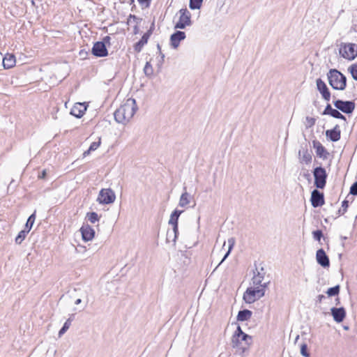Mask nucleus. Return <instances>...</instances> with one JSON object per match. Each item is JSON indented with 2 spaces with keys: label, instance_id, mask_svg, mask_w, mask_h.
Masks as SVG:
<instances>
[{
  "label": "nucleus",
  "instance_id": "3c124183",
  "mask_svg": "<svg viewBox=\"0 0 357 357\" xmlns=\"http://www.w3.org/2000/svg\"><path fill=\"white\" fill-rule=\"evenodd\" d=\"M325 298H326V296L324 295L320 294V295L317 296L316 302L321 303L322 301V300L325 299Z\"/></svg>",
  "mask_w": 357,
  "mask_h": 357
},
{
  "label": "nucleus",
  "instance_id": "bf43d9fd",
  "mask_svg": "<svg viewBox=\"0 0 357 357\" xmlns=\"http://www.w3.org/2000/svg\"><path fill=\"white\" fill-rule=\"evenodd\" d=\"M31 4H32V5H34V4H35V2H34V1H33V0H31Z\"/></svg>",
  "mask_w": 357,
  "mask_h": 357
},
{
  "label": "nucleus",
  "instance_id": "de8ad7c7",
  "mask_svg": "<svg viewBox=\"0 0 357 357\" xmlns=\"http://www.w3.org/2000/svg\"><path fill=\"white\" fill-rule=\"evenodd\" d=\"M137 1L142 6H144L145 8H149L150 6L151 0H137Z\"/></svg>",
  "mask_w": 357,
  "mask_h": 357
},
{
  "label": "nucleus",
  "instance_id": "f3484780",
  "mask_svg": "<svg viewBox=\"0 0 357 357\" xmlns=\"http://www.w3.org/2000/svg\"><path fill=\"white\" fill-rule=\"evenodd\" d=\"M80 231L84 241L92 240L95 236V230L88 224L83 225L80 228Z\"/></svg>",
  "mask_w": 357,
  "mask_h": 357
},
{
  "label": "nucleus",
  "instance_id": "49530a36",
  "mask_svg": "<svg viewBox=\"0 0 357 357\" xmlns=\"http://www.w3.org/2000/svg\"><path fill=\"white\" fill-rule=\"evenodd\" d=\"M159 55H160V59L158 61L157 66H158V68H160L164 63L165 54L162 52H160V54H159Z\"/></svg>",
  "mask_w": 357,
  "mask_h": 357
},
{
  "label": "nucleus",
  "instance_id": "680f3d73",
  "mask_svg": "<svg viewBox=\"0 0 357 357\" xmlns=\"http://www.w3.org/2000/svg\"><path fill=\"white\" fill-rule=\"evenodd\" d=\"M299 336H296V340H297L298 339Z\"/></svg>",
  "mask_w": 357,
  "mask_h": 357
},
{
  "label": "nucleus",
  "instance_id": "e433bc0d",
  "mask_svg": "<svg viewBox=\"0 0 357 357\" xmlns=\"http://www.w3.org/2000/svg\"><path fill=\"white\" fill-rule=\"evenodd\" d=\"M331 116H332L333 118H335V119H342V120H344L345 121L347 120L346 117L343 114H342L339 112V109H337V108L333 110V112L332 114L331 115Z\"/></svg>",
  "mask_w": 357,
  "mask_h": 357
},
{
  "label": "nucleus",
  "instance_id": "13d9d810",
  "mask_svg": "<svg viewBox=\"0 0 357 357\" xmlns=\"http://www.w3.org/2000/svg\"><path fill=\"white\" fill-rule=\"evenodd\" d=\"M91 151H89V149L86 151L84 153V155L86 156V155L89 154V153L91 152Z\"/></svg>",
  "mask_w": 357,
  "mask_h": 357
},
{
  "label": "nucleus",
  "instance_id": "cd10ccee",
  "mask_svg": "<svg viewBox=\"0 0 357 357\" xmlns=\"http://www.w3.org/2000/svg\"><path fill=\"white\" fill-rule=\"evenodd\" d=\"M228 243H229V249H228V251L226 252V254L225 255V256L223 257V258L222 259L221 261L218 264V265L216 266V268H215L217 269V268L228 257V256L229 255L234 244H235V239L234 238H230L228 239Z\"/></svg>",
  "mask_w": 357,
  "mask_h": 357
},
{
  "label": "nucleus",
  "instance_id": "f704fd0d",
  "mask_svg": "<svg viewBox=\"0 0 357 357\" xmlns=\"http://www.w3.org/2000/svg\"><path fill=\"white\" fill-rule=\"evenodd\" d=\"M202 2L203 0H190L189 7L192 10L199 9Z\"/></svg>",
  "mask_w": 357,
  "mask_h": 357
},
{
  "label": "nucleus",
  "instance_id": "72a5a7b5",
  "mask_svg": "<svg viewBox=\"0 0 357 357\" xmlns=\"http://www.w3.org/2000/svg\"><path fill=\"white\" fill-rule=\"evenodd\" d=\"M340 289V285L337 284L335 287L328 289L326 294H328V296H335L339 294Z\"/></svg>",
  "mask_w": 357,
  "mask_h": 357
},
{
  "label": "nucleus",
  "instance_id": "052dcab7",
  "mask_svg": "<svg viewBox=\"0 0 357 357\" xmlns=\"http://www.w3.org/2000/svg\"><path fill=\"white\" fill-rule=\"evenodd\" d=\"M173 239V235L170 236V241Z\"/></svg>",
  "mask_w": 357,
  "mask_h": 357
},
{
  "label": "nucleus",
  "instance_id": "ea45409f",
  "mask_svg": "<svg viewBox=\"0 0 357 357\" xmlns=\"http://www.w3.org/2000/svg\"><path fill=\"white\" fill-rule=\"evenodd\" d=\"M301 354L303 356L310 357V353L308 352L307 345L303 343L301 346Z\"/></svg>",
  "mask_w": 357,
  "mask_h": 357
},
{
  "label": "nucleus",
  "instance_id": "37998d69",
  "mask_svg": "<svg viewBox=\"0 0 357 357\" xmlns=\"http://www.w3.org/2000/svg\"><path fill=\"white\" fill-rule=\"evenodd\" d=\"M334 109H333V108L331 107V105L329 103H328V104L326 105V107H325L324 110V111H323V112H322V115H330V116H331V115L332 114V113H333V110H334Z\"/></svg>",
  "mask_w": 357,
  "mask_h": 357
},
{
  "label": "nucleus",
  "instance_id": "393cba45",
  "mask_svg": "<svg viewBox=\"0 0 357 357\" xmlns=\"http://www.w3.org/2000/svg\"><path fill=\"white\" fill-rule=\"evenodd\" d=\"M264 274L265 273L264 271V268H261V271H257V274L255 275L254 277L252 278L253 284L260 286L262 285L263 284H261V282L264 280Z\"/></svg>",
  "mask_w": 357,
  "mask_h": 357
},
{
  "label": "nucleus",
  "instance_id": "ddd939ff",
  "mask_svg": "<svg viewBox=\"0 0 357 357\" xmlns=\"http://www.w3.org/2000/svg\"><path fill=\"white\" fill-rule=\"evenodd\" d=\"M316 83L317 90L321 93L322 98L325 100L329 101L331 99V92L326 83L320 78L317 79Z\"/></svg>",
  "mask_w": 357,
  "mask_h": 357
},
{
  "label": "nucleus",
  "instance_id": "473e14b6",
  "mask_svg": "<svg viewBox=\"0 0 357 357\" xmlns=\"http://www.w3.org/2000/svg\"><path fill=\"white\" fill-rule=\"evenodd\" d=\"M86 218H88V220L90 221L93 224L99 221V216H98V213L96 212L87 213Z\"/></svg>",
  "mask_w": 357,
  "mask_h": 357
},
{
  "label": "nucleus",
  "instance_id": "f03ea898",
  "mask_svg": "<svg viewBox=\"0 0 357 357\" xmlns=\"http://www.w3.org/2000/svg\"><path fill=\"white\" fill-rule=\"evenodd\" d=\"M330 86L335 90L343 91L347 86V77L337 69H331L327 73Z\"/></svg>",
  "mask_w": 357,
  "mask_h": 357
},
{
  "label": "nucleus",
  "instance_id": "4d7b16f0",
  "mask_svg": "<svg viewBox=\"0 0 357 357\" xmlns=\"http://www.w3.org/2000/svg\"><path fill=\"white\" fill-rule=\"evenodd\" d=\"M157 49L158 50L159 54H160V52H162V51H161V47H160V44L157 45Z\"/></svg>",
  "mask_w": 357,
  "mask_h": 357
},
{
  "label": "nucleus",
  "instance_id": "bb28decb",
  "mask_svg": "<svg viewBox=\"0 0 357 357\" xmlns=\"http://www.w3.org/2000/svg\"><path fill=\"white\" fill-rule=\"evenodd\" d=\"M298 155L301 156L302 160L307 165L312 160V154L307 149L303 150V151H299Z\"/></svg>",
  "mask_w": 357,
  "mask_h": 357
},
{
  "label": "nucleus",
  "instance_id": "a878e982",
  "mask_svg": "<svg viewBox=\"0 0 357 357\" xmlns=\"http://www.w3.org/2000/svg\"><path fill=\"white\" fill-rule=\"evenodd\" d=\"M183 212V211L175 209L171 214L170 218L169 220V225H176L178 224V218L181 214Z\"/></svg>",
  "mask_w": 357,
  "mask_h": 357
},
{
  "label": "nucleus",
  "instance_id": "2f4dec72",
  "mask_svg": "<svg viewBox=\"0 0 357 357\" xmlns=\"http://www.w3.org/2000/svg\"><path fill=\"white\" fill-rule=\"evenodd\" d=\"M234 335H237L241 337V340H246V339H251V336L245 333L240 326H238Z\"/></svg>",
  "mask_w": 357,
  "mask_h": 357
},
{
  "label": "nucleus",
  "instance_id": "b1692460",
  "mask_svg": "<svg viewBox=\"0 0 357 357\" xmlns=\"http://www.w3.org/2000/svg\"><path fill=\"white\" fill-rule=\"evenodd\" d=\"M252 315V312L245 309L240 310L237 314V320L239 321H245L249 320Z\"/></svg>",
  "mask_w": 357,
  "mask_h": 357
},
{
  "label": "nucleus",
  "instance_id": "6e6d98bb",
  "mask_svg": "<svg viewBox=\"0 0 357 357\" xmlns=\"http://www.w3.org/2000/svg\"><path fill=\"white\" fill-rule=\"evenodd\" d=\"M81 302H82V300H81L80 298H77V299L75 301V305H79V304H80V303H81Z\"/></svg>",
  "mask_w": 357,
  "mask_h": 357
},
{
  "label": "nucleus",
  "instance_id": "09e8293b",
  "mask_svg": "<svg viewBox=\"0 0 357 357\" xmlns=\"http://www.w3.org/2000/svg\"><path fill=\"white\" fill-rule=\"evenodd\" d=\"M306 121L308 123V126L309 127H312V126H313L315 124L316 119L314 118H312V117L307 116L306 117Z\"/></svg>",
  "mask_w": 357,
  "mask_h": 357
},
{
  "label": "nucleus",
  "instance_id": "aec40b11",
  "mask_svg": "<svg viewBox=\"0 0 357 357\" xmlns=\"http://www.w3.org/2000/svg\"><path fill=\"white\" fill-rule=\"evenodd\" d=\"M151 36V31H146L144 33L141 39L134 45V50L136 52L139 53L142 50L144 46L148 43V40Z\"/></svg>",
  "mask_w": 357,
  "mask_h": 357
},
{
  "label": "nucleus",
  "instance_id": "f8f14e48",
  "mask_svg": "<svg viewBox=\"0 0 357 357\" xmlns=\"http://www.w3.org/2000/svg\"><path fill=\"white\" fill-rule=\"evenodd\" d=\"M312 145L313 148L315 149L316 155L317 157L323 160H326L328 158L330 153L320 142L317 139L313 140Z\"/></svg>",
  "mask_w": 357,
  "mask_h": 357
},
{
  "label": "nucleus",
  "instance_id": "603ef678",
  "mask_svg": "<svg viewBox=\"0 0 357 357\" xmlns=\"http://www.w3.org/2000/svg\"><path fill=\"white\" fill-rule=\"evenodd\" d=\"M110 39L111 38L109 36H106L105 37H104L102 42H105V44L109 43Z\"/></svg>",
  "mask_w": 357,
  "mask_h": 357
},
{
  "label": "nucleus",
  "instance_id": "4468645a",
  "mask_svg": "<svg viewBox=\"0 0 357 357\" xmlns=\"http://www.w3.org/2000/svg\"><path fill=\"white\" fill-rule=\"evenodd\" d=\"M186 37L185 33L182 31H176L170 36V45L176 49L181 40H183Z\"/></svg>",
  "mask_w": 357,
  "mask_h": 357
},
{
  "label": "nucleus",
  "instance_id": "412c9836",
  "mask_svg": "<svg viewBox=\"0 0 357 357\" xmlns=\"http://www.w3.org/2000/svg\"><path fill=\"white\" fill-rule=\"evenodd\" d=\"M15 56L13 54H7L3 58V66L6 69H9L15 66Z\"/></svg>",
  "mask_w": 357,
  "mask_h": 357
},
{
  "label": "nucleus",
  "instance_id": "1a4fd4ad",
  "mask_svg": "<svg viewBox=\"0 0 357 357\" xmlns=\"http://www.w3.org/2000/svg\"><path fill=\"white\" fill-rule=\"evenodd\" d=\"M337 109L345 114H351L355 109V103L351 100H336L333 102Z\"/></svg>",
  "mask_w": 357,
  "mask_h": 357
},
{
  "label": "nucleus",
  "instance_id": "c756f323",
  "mask_svg": "<svg viewBox=\"0 0 357 357\" xmlns=\"http://www.w3.org/2000/svg\"><path fill=\"white\" fill-rule=\"evenodd\" d=\"M36 220V211H34L27 219L25 224V229L30 231L32 228Z\"/></svg>",
  "mask_w": 357,
  "mask_h": 357
},
{
  "label": "nucleus",
  "instance_id": "e2e57ef3",
  "mask_svg": "<svg viewBox=\"0 0 357 357\" xmlns=\"http://www.w3.org/2000/svg\"><path fill=\"white\" fill-rule=\"evenodd\" d=\"M70 319V322L72 321L73 319L71 317L69 318Z\"/></svg>",
  "mask_w": 357,
  "mask_h": 357
},
{
  "label": "nucleus",
  "instance_id": "4c0bfd02",
  "mask_svg": "<svg viewBox=\"0 0 357 357\" xmlns=\"http://www.w3.org/2000/svg\"><path fill=\"white\" fill-rule=\"evenodd\" d=\"M312 236L315 241H320L321 238L324 237V234L321 230L317 229L312 231Z\"/></svg>",
  "mask_w": 357,
  "mask_h": 357
},
{
  "label": "nucleus",
  "instance_id": "9d476101",
  "mask_svg": "<svg viewBox=\"0 0 357 357\" xmlns=\"http://www.w3.org/2000/svg\"><path fill=\"white\" fill-rule=\"evenodd\" d=\"M91 53L96 57H105L107 56L108 51L105 42H96L91 49Z\"/></svg>",
  "mask_w": 357,
  "mask_h": 357
},
{
  "label": "nucleus",
  "instance_id": "9b49d317",
  "mask_svg": "<svg viewBox=\"0 0 357 357\" xmlns=\"http://www.w3.org/2000/svg\"><path fill=\"white\" fill-rule=\"evenodd\" d=\"M310 202L314 208L323 206L325 203L324 193L321 192L317 189L313 190L311 193Z\"/></svg>",
  "mask_w": 357,
  "mask_h": 357
},
{
  "label": "nucleus",
  "instance_id": "4be33fe9",
  "mask_svg": "<svg viewBox=\"0 0 357 357\" xmlns=\"http://www.w3.org/2000/svg\"><path fill=\"white\" fill-rule=\"evenodd\" d=\"M191 195L186 191V187H184V192L181 194L178 205L181 207H185L190 202Z\"/></svg>",
  "mask_w": 357,
  "mask_h": 357
},
{
  "label": "nucleus",
  "instance_id": "6e6552de",
  "mask_svg": "<svg viewBox=\"0 0 357 357\" xmlns=\"http://www.w3.org/2000/svg\"><path fill=\"white\" fill-rule=\"evenodd\" d=\"M115 194L114 191L109 188L102 189L98 195L97 201L100 204H109L115 201Z\"/></svg>",
  "mask_w": 357,
  "mask_h": 357
},
{
  "label": "nucleus",
  "instance_id": "864d4df0",
  "mask_svg": "<svg viewBox=\"0 0 357 357\" xmlns=\"http://www.w3.org/2000/svg\"><path fill=\"white\" fill-rule=\"evenodd\" d=\"M154 29H155V24H154V22H153L151 24V26L150 29L147 31H151V34H152Z\"/></svg>",
  "mask_w": 357,
  "mask_h": 357
},
{
  "label": "nucleus",
  "instance_id": "20e7f679",
  "mask_svg": "<svg viewBox=\"0 0 357 357\" xmlns=\"http://www.w3.org/2000/svg\"><path fill=\"white\" fill-rule=\"evenodd\" d=\"M252 343L251 339H246V340H241V337L237 335H233L231 337V346L236 349V352L239 354H243L246 352L250 344Z\"/></svg>",
  "mask_w": 357,
  "mask_h": 357
},
{
  "label": "nucleus",
  "instance_id": "a18cd8bd",
  "mask_svg": "<svg viewBox=\"0 0 357 357\" xmlns=\"http://www.w3.org/2000/svg\"><path fill=\"white\" fill-rule=\"evenodd\" d=\"M349 193L354 196H357V181L351 185Z\"/></svg>",
  "mask_w": 357,
  "mask_h": 357
},
{
  "label": "nucleus",
  "instance_id": "58836bf2",
  "mask_svg": "<svg viewBox=\"0 0 357 357\" xmlns=\"http://www.w3.org/2000/svg\"><path fill=\"white\" fill-rule=\"evenodd\" d=\"M349 70L350 71V73L353 77V79L356 81H357V64H352L349 68Z\"/></svg>",
  "mask_w": 357,
  "mask_h": 357
},
{
  "label": "nucleus",
  "instance_id": "dca6fc26",
  "mask_svg": "<svg viewBox=\"0 0 357 357\" xmlns=\"http://www.w3.org/2000/svg\"><path fill=\"white\" fill-rule=\"evenodd\" d=\"M326 137L328 139L333 142H336L340 139L341 130L338 125L335 126L333 129L326 131Z\"/></svg>",
  "mask_w": 357,
  "mask_h": 357
},
{
  "label": "nucleus",
  "instance_id": "79ce46f5",
  "mask_svg": "<svg viewBox=\"0 0 357 357\" xmlns=\"http://www.w3.org/2000/svg\"><path fill=\"white\" fill-rule=\"evenodd\" d=\"M141 20H142L141 18L137 17L135 15H130L128 20V23L129 24V23L134 22V23L138 24L141 22Z\"/></svg>",
  "mask_w": 357,
  "mask_h": 357
},
{
  "label": "nucleus",
  "instance_id": "c85d7f7f",
  "mask_svg": "<svg viewBox=\"0 0 357 357\" xmlns=\"http://www.w3.org/2000/svg\"><path fill=\"white\" fill-rule=\"evenodd\" d=\"M29 232V231L24 229L23 230L20 231L17 236H16L15 241V243L17 245H20L22 243V242L26 238L27 234Z\"/></svg>",
  "mask_w": 357,
  "mask_h": 357
},
{
  "label": "nucleus",
  "instance_id": "423d86ee",
  "mask_svg": "<svg viewBox=\"0 0 357 357\" xmlns=\"http://www.w3.org/2000/svg\"><path fill=\"white\" fill-rule=\"evenodd\" d=\"M340 54L348 60H354L357 56V45L355 43H342L339 50Z\"/></svg>",
  "mask_w": 357,
  "mask_h": 357
},
{
  "label": "nucleus",
  "instance_id": "c9c22d12",
  "mask_svg": "<svg viewBox=\"0 0 357 357\" xmlns=\"http://www.w3.org/2000/svg\"><path fill=\"white\" fill-rule=\"evenodd\" d=\"M70 319H68L66 322L64 323V324L63 325L62 328L60 329V331H59V337H61L67 331L68 329L70 328Z\"/></svg>",
  "mask_w": 357,
  "mask_h": 357
},
{
  "label": "nucleus",
  "instance_id": "a211bd4d",
  "mask_svg": "<svg viewBox=\"0 0 357 357\" xmlns=\"http://www.w3.org/2000/svg\"><path fill=\"white\" fill-rule=\"evenodd\" d=\"M331 311L335 321H336L337 323H340L343 321L346 317V311L343 307H333L331 309Z\"/></svg>",
  "mask_w": 357,
  "mask_h": 357
},
{
  "label": "nucleus",
  "instance_id": "2eb2a0df",
  "mask_svg": "<svg viewBox=\"0 0 357 357\" xmlns=\"http://www.w3.org/2000/svg\"><path fill=\"white\" fill-rule=\"evenodd\" d=\"M316 259L317 263L322 267H329L330 260L324 249L320 248L317 251Z\"/></svg>",
  "mask_w": 357,
  "mask_h": 357
},
{
  "label": "nucleus",
  "instance_id": "6ab92c4d",
  "mask_svg": "<svg viewBox=\"0 0 357 357\" xmlns=\"http://www.w3.org/2000/svg\"><path fill=\"white\" fill-rule=\"evenodd\" d=\"M86 110V106L84 103H76L70 110V114L76 118H81Z\"/></svg>",
  "mask_w": 357,
  "mask_h": 357
},
{
  "label": "nucleus",
  "instance_id": "8fccbe9b",
  "mask_svg": "<svg viewBox=\"0 0 357 357\" xmlns=\"http://www.w3.org/2000/svg\"><path fill=\"white\" fill-rule=\"evenodd\" d=\"M46 174H47V172H46V170L44 169L38 175V178H40V179H43L45 178L46 176Z\"/></svg>",
  "mask_w": 357,
  "mask_h": 357
},
{
  "label": "nucleus",
  "instance_id": "7c9ffc66",
  "mask_svg": "<svg viewBox=\"0 0 357 357\" xmlns=\"http://www.w3.org/2000/svg\"><path fill=\"white\" fill-rule=\"evenodd\" d=\"M144 73L145 75L150 77L153 74V68L149 61H147L144 67Z\"/></svg>",
  "mask_w": 357,
  "mask_h": 357
},
{
  "label": "nucleus",
  "instance_id": "5fc2aeb1",
  "mask_svg": "<svg viewBox=\"0 0 357 357\" xmlns=\"http://www.w3.org/2000/svg\"><path fill=\"white\" fill-rule=\"evenodd\" d=\"M138 30H139V29H138V24H135V26H134V33H135V34L137 33Z\"/></svg>",
  "mask_w": 357,
  "mask_h": 357
},
{
  "label": "nucleus",
  "instance_id": "a19ab883",
  "mask_svg": "<svg viewBox=\"0 0 357 357\" xmlns=\"http://www.w3.org/2000/svg\"><path fill=\"white\" fill-rule=\"evenodd\" d=\"M349 207V202L347 200H344L342 202V208L339 209L338 213L340 215H343L347 210Z\"/></svg>",
  "mask_w": 357,
  "mask_h": 357
},
{
  "label": "nucleus",
  "instance_id": "7ed1b4c3",
  "mask_svg": "<svg viewBox=\"0 0 357 357\" xmlns=\"http://www.w3.org/2000/svg\"><path fill=\"white\" fill-rule=\"evenodd\" d=\"M268 282H264L261 287L256 288L248 287L243 294V299L248 304L253 303L255 301L263 297L265 294V288Z\"/></svg>",
  "mask_w": 357,
  "mask_h": 357
},
{
  "label": "nucleus",
  "instance_id": "5701e85b",
  "mask_svg": "<svg viewBox=\"0 0 357 357\" xmlns=\"http://www.w3.org/2000/svg\"><path fill=\"white\" fill-rule=\"evenodd\" d=\"M172 225V230L167 231L166 240L167 242H170V236L173 235V239L172 240V241L175 244L176 239L178 238V224Z\"/></svg>",
  "mask_w": 357,
  "mask_h": 357
},
{
  "label": "nucleus",
  "instance_id": "0eeeda50",
  "mask_svg": "<svg viewBox=\"0 0 357 357\" xmlns=\"http://www.w3.org/2000/svg\"><path fill=\"white\" fill-rule=\"evenodd\" d=\"M178 13L180 14L179 20L175 24L174 29H184L192 24L191 14L187 8L180 9Z\"/></svg>",
  "mask_w": 357,
  "mask_h": 357
},
{
  "label": "nucleus",
  "instance_id": "39448f33",
  "mask_svg": "<svg viewBox=\"0 0 357 357\" xmlns=\"http://www.w3.org/2000/svg\"><path fill=\"white\" fill-rule=\"evenodd\" d=\"M314 184L318 189H324L326 184L328 174L325 168L319 166L313 169Z\"/></svg>",
  "mask_w": 357,
  "mask_h": 357
},
{
  "label": "nucleus",
  "instance_id": "c03bdc74",
  "mask_svg": "<svg viewBox=\"0 0 357 357\" xmlns=\"http://www.w3.org/2000/svg\"><path fill=\"white\" fill-rule=\"evenodd\" d=\"M100 138H99V140L98 142H93L89 146V151H95L96 150L100 145Z\"/></svg>",
  "mask_w": 357,
  "mask_h": 357
},
{
  "label": "nucleus",
  "instance_id": "f257e3e1",
  "mask_svg": "<svg viewBox=\"0 0 357 357\" xmlns=\"http://www.w3.org/2000/svg\"><path fill=\"white\" fill-rule=\"evenodd\" d=\"M137 110L135 100L128 98L114 112V119L117 123L126 125L133 117Z\"/></svg>",
  "mask_w": 357,
  "mask_h": 357
}]
</instances>
